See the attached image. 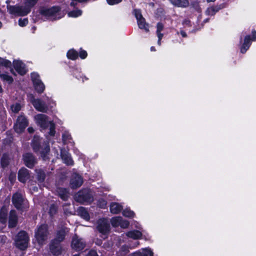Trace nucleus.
<instances>
[{"label": "nucleus", "instance_id": "4", "mask_svg": "<svg viewBox=\"0 0 256 256\" xmlns=\"http://www.w3.org/2000/svg\"><path fill=\"white\" fill-rule=\"evenodd\" d=\"M29 242L30 238L28 234L22 230L18 232L14 239V246L22 251H24L28 248Z\"/></svg>", "mask_w": 256, "mask_h": 256}, {"label": "nucleus", "instance_id": "11", "mask_svg": "<svg viewBox=\"0 0 256 256\" xmlns=\"http://www.w3.org/2000/svg\"><path fill=\"white\" fill-rule=\"evenodd\" d=\"M22 160L24 165L29 168H33L37 163L36 158L31 152H26L22 154Z\"/></svg>", "mask_w": 256, "mask_h": 256}, {"label": "nucleus", "instance_id": "40", "mask_svg": "<svg viewBox=\"0 0 256 256\" xmlns=\"http://www.w3.org/2000/svg\"><path fill=\"white\" fill-rule=\"evenodd\" d=\"M121 216L113 217L110 220L112 226L113 227H118L120 225Z\"/></svg>", "mask_w": 256, "mask_h": 256}, {"label": "nucleus", "instance_id": "50", "mask_svg": "<svg viewBox=\"0 0 256 256\" xmlns=\"http://www.w3.org/2000/svg\"><path fill=\"white\" fill-rule=\"evenodd\" d=\"M156 35L158 38V44L160 45V22H158L156 24Z\"/></svg>", "mask_w": 256, "mask_h": 256}, {"label": "nucleus", "instance_id": "62", "mask_svg": "<svg viewBox=\"0 0 256 256\" xmlns=\"http://www.w3.org/2000/svg\"><path fill=\"white\" fill-rule=\"evenodd\" d=\"M10 72H11L12 74H14V76H16V74L15 72H14V70H13L12 68H10Z\"/></svg>", "mask_w": 256, "mask_h": 256}, {"label": "nucleus", "instance_id": "18", "mask_svg": "<svg viewBox=\"0 0 256 256\" xmlns=\"http://www.w3.org/2000/svg\"><path fill=\"white\" fill-rule=\"evenodd\" d=\"M32 104L36 110L42 112H46L48 110V106L45 102L40 98H34Z\"/></svg>", "mask_w": 256, "mask_h": 256}, {"label": "nucleus", "instance_id": "8", "mask_svg": "<svg viewBox=\"0 0 256 256\" xmlns=\"http://www.w3.org/2000/svg\"><path fill=\"white\" fill-rule=\"evenodd\" d=\"M28 125V120L24 113L18 116L14 124V131L18 134L22 133Z\"/></svg>", "mask_w": 256, "mask_h": 256}, {"label": "nucleus", "instance_id": "64", "mask_svg": "<svg viewBox=\"0 0 256 256\" xmlns=\"http://www.w3.org/2000/svg\"><path fill=\"white\" fill-rule=\"evenodd\" d=\"M208 2H214L216 0H206Z\"/></svg>", "mask_w": 256, "mask_h": 256}, {"label": "nucleus", "instance_id": "5", "mask_svg": "<svg viewBox=\"0 0 256 256\" xmlns=\"http://www.w3.org/2000/svg\"><path fill=\"white\" fill-rule=\"evenodd\" d=\"M74 200L81 204H90L93 202V196L90 188H83L74 195Z\"/></svg>", "mask_w": 256, "mask_h": 256}, {"label": "nucleus", "instance_id": "1", "mask_svg": "<svg viewBox=\"0 0 256 256\" xmlns=\"http://www.w3.org/2000/svg\"><path fill=\"white\" fill-rule=\"evenodd\" d=\"M31 146L33 151L36 154H40L44 160L46 159L50 153L49 142L38 136H34L32 140Z\"/></svg>", "mask_w": 256, "mask_h": 256}, {"label": "nucleus", "instance_id": "29", "mask_svg": "<svg viewBox=\"0 0 256 256\" xmlns=\"http://www.w3.org/2000/svg\"><path fill=\"white\" fill-rule=\"evenodd\" d=\"M130 247L124 244L119 248L118 250L116 251V256H126L130 252Z\"/></svg>", "mask_w": 256, "mask_h": 256}, {"label": "nucleus", "instance_id": "46", "mask_svg": "<svg viewBox=\"0 0 256 256\" xmlns=\"http://www.w3.org/2000/svg\"><path fill=\"white\" fill-rule=\"evenodd\" d=\"M16 173L14 172H11L8 176V180L10 184H13L16 180Z\"/></svg>", "mask_w": 256, "mask_h": 256}, {"label": "nucleus", "instance_id": "37", "mask_svg": "<svg viewBox=\"0 0 256 256\" xmlns=\"http://www.w3.org/2000/svg\"><path fill=\"white\" fill-rule=\"evenodd\" d=\"M0 78L2 80V81L6 82L10 84H12L14 82L12 77L6 74H0Z\"/></svg>", "mask_w": 256, "mask_h": 256}, {"label": "nucleus", "instance_id": "57", "mask_svg": "<svg viewBox=\"0 0 256 256\" xmlns=\"http://www.w3.org/2000/svg\"><path fill=\"white\" fill-rule=\"evenodd\" d=\"M193 6L194 7H195V8L196 10L197 11H198V10L200 9L198 2H197L196 4H193Z\"/></svg>", "mask_w": 256, "mask_h": 256}, {"label": "nucleus", "instance_id": "2", "mask_svg": "<svg viewBox=\"0 0 256 256\" xmlns=\"http://www.w3.org/2000/svg\"><path fill=\"white\" fill-rule=\"evenodd\" d=\"M38 0H24V6H8L10 14L18 16H26L31 11L32 8L37 4Z\"/></svg>", "mask_w": 256, "mask_h": 256}, {"label": "nucleus", "instance_id": "58", "mask_svg": "<svg viewBox=\"0 0 256 256\" xmlns=\"http://www.w3.org/2000/svg\"><path fill=\"white\" fill-rule=\"evenodd\" d=\"M76 1H72L70 3V6L72 7L75 8L76 5L77 3L75 2Z\"/></svg>", "mask_w": 256, "mask_h": 256}, {"label": "nucleus", "instance_id": "45", "mask_svg": "<svg viewBox=\"0 0 256 256\" xmlns=\"http://www.w3.org/2000/svg\"><path fill=\"white\" fill-rule=\"evenodd\" d=\"M132 14L134 16L136 20L140 19V18L143 16L142 14L141 10L140 9H134L133 10Z\"/></svg>", "mask_w": 256, "mask_h": 256}, {"label": "nucleus", "instance_id": "12", "mask_svg": "<svg viewBox=\"0 0 256 256\" xmlns=\"http://www.w3.org/2000/svg\"><path fill=\"white\" fill-rule=\"evenodd\" d=\"M12 202L16 210H22L24 208V198L22 194L18 192L14 193L12 198Z\"/></svg>", "mask_w": 256, "mask_h": 256}, {"label": "nucleus", "instance_id": "56", "mask_svg": "<svg viewBox=\"0 0 256 256\" xmlns=\"http://www.w3.org/2000/svg\"><path fill=\"white\" fill-rule=\"evenodd\" d=\"M183 24L188 25V26H190V21L189 20H185L183 22Z\"/></svg>", "mask_w": 256, "mask_h": 256}, {"label": "nucleus", "instance_id": "34", "mask_svg": "<svg viewBox=\"0 0 256 256\" xmlns=\"http://www.w3.org/2000/svg\"><path fill=\"white\" fill-rule=\"evenodd\" d=\"M171 3L178 7L186 8L189 6L188 0H170Z\"/></svg>", "mask_w": 256, "mask_h": 256}, {"label": "nucleus", "instance_id": "7", "mask_svg": "<svg viewBox=\"0 0 256 256\" xmlns=\"http://www.w3.org/2000/svg\"><path fill=\"white\" fill-rule=\"evenodd\" d=\"M48 234L49 232L47 224H42L38 226L34 234V236L38 244L40 246L45 244Z\"/></svg>", "mask_w": 256, "mask_h": 256}, {"label": "nucleus", "instance_id": "31", "mask_svg": "<svg viewBox=\"0 0 256 256\" xmlns=\"http://www.w3.org/2000/svg\"><path fill=\"white\" fill-rule=\"evenodd\" d=\"M10 158L8 154L7 153H4L0 160L1 167L4 169L5 168L10 164Z\"/></svg>", "mask_w": 256, "mask_h": 256}, {"label": "nucleus", "instance_id": "17", "mask_svg": "<svg viewBox=\"0 0 256 256\" xmlns=\"http://www.w3.org/2000/svg\"><path fill=\"white\" fill-rule=\"evenodd\" d=\"M83 182L82 177L78 174H75L70 178V185L72 189H76L80 187Z\"/></svg>", "mask_w": 256, "mask_h": 256}, {"label": "nucleus", "instance_id": "38", "mask_svg": "<svg viewBox=\"0 0 256 256\" xmlns=\"http://www.w3.org/2000/svg\"><path fill=\"white\" fill-rule=\"evenodd\" d=\"M122 214L124 216L130 218H133L135 215L134 212L130 210V208H126L122 212Z\"/></svg>", "mask_w": 256, "mask_h": 256}, {"label": "nucleus", "instance_id": "36", "mask_svg": "<svg viewBox=\"0 0 256 256\" xmlns=\"http://www.w3.org/2000/svg\"><path fill=\"white\" fill-rule=\"evenodd\" d=\"M66 56L68 59L74 60L78 58V53L74 48L70 49L66 53Z\"/></svg>", "mask_w": 256, "mask_h": 256}, {"label": "nucleus", "instance_id": "44", "mask_svg": "<svg viewBox=\"0 0 256 256\" xmlns=\"http://www.w3.org/2000/svg\"><path fill=\"white\" fill-rule=\"evenodd\" d=\"M58 211V207L54 204H52L50 205L48 213L50 216H53Z\"/></svg>", "mask_w": 256, "mask_h": 256}, {"label": "nucleus", "instance_id": "6", "mask_svg": "<svg viewBox=\"0 0 256 256\" xmlns=\"http://www.w3.org/2000/svg\"><path fill=\"white\" fill-rule=\"evenodd\" d=\"M246 32L244 31H242V34H245ZM240 42L242 43V45L240 46V51L242 54H245L246 51L249 49L250 47L252 44V41L256 40V30H252V35L246 34L244 38L243 42H242V35L240 36Z\"/></svg>", "mask_w": 256, "mask_h": 256}, {"label": "nucleus", "instance_id": "47", "mask_svg": "<svg viewBox=\"0 0 256 256\" xmlns=\"http://www.w3.org/2000/svg\"><path fill=\"white\" fill-rule=\"evenodd\" d=\"M129 225L130 222L128 220H123L121 217L120 226L123 228H126L128 227Z\"/></svg>", "mask_w": 256, "mask_h": 256}, {"label": "nucleus", "instance_id": "59", "mask_svg": "<svg viewBox=\"0 0 256 256\" xmlns=\"http://www.w3.org/2000/svg\"><path fill=\"white\" fill-rule=\"evenodd\" d=\"M62 140L65 141L68 140V136H66L65 134H62Z\"/></svg>", "mask_w": 256, "mask_h": 256}, {"label": "nucleus", "instance_id": "39", "mask_svg": "<svg viewBox=\"0 0 256 256\" xmlns=\"http://www.w3.org/2000/svg\"><path fill=\"white\" fill-rule=\"evenodd\" d=\"M0 66L6 68H11L12 62L10 60L0 57Z\"/></svg>", "mask_w": 256, "mask_h": 256}, {"label": "nucleus", "instance_id": "41", "mask_svg": "<svg viewBox=\"0 0 256 256\" xmlns=\"http://www.w3.org/2000/svg\"><path fill=\"white\" fill-rule=\"evenodd\" d=\"M82 14V11L80 10H76L70 11L68 13V16L70 17L77 18Z\"/></svg>", "mask_w": 256, "mask_h": 256}, {"label": "nucleus", "instance_id": "24", "mask_svg": "<svg viewBox=\"0 0 256 256\" xmlns=\"http://www.w3.org/2000/svg\"><path fill=\"white\" fill-rule=\"evenodd\" d=\"M8 208L5 205L2 206L0 208V223L6 224L8 219Z\"/></svg>", "mask_w": 256, "mask_h": 256}, {"label": "nucleus", "instance_id": "61", "mask_svg": "<svg viewBox=\"0 0 256 256\" xmlns=\"http://www.w3.org/2000/svg\"><path fill=\"white\" fill-rule=\"evenodd\" d=\"M150 50L151 52H156V48L154 46H152L150 47Z\"/></svg>", "mask_w": 256, "mask_h": 256}, {"label": "nucleus", "instance_id": "23", "mask_svg": "<svg viewBox=\"0 0 256 256\" xmlns=\"http://www.w3.org/2000/svg\"><path fill=\"white\" fill-rule=\"evenodd\" d=\"M66 228H62L58 230L56 232L55 238L52 240L60 242H62L65 240L66 236L68 232V230H66Z\"/></svg>", "mask_w": 256, "mask_h": 256}, {"label": "nucleus", "instance_id": "52", "mask_svg": "<svg viewBox=\"0 0 256 256\" xmlns=\"http://www.w3.org/2000/svg\"><path fill=\"white\" fill-rule=\"evenodd\" d=\"M86 256H98L95 250H90Z\"/></svg>", "mask_w": 256, "mask_h": 256}, {"label": "nucleus", "instance_id": "54", "mask_svg": "<svg viewBox=\"0 0 256 256\" xmlns=\"http://www.w3.org/2000/svg\"><path fill=\"white\" fill-rule=\"evenodd\" d=\"M27 130L29 134H33L34 132V129L32 126L28 127Z\"/></svg>", "mask_w": 256, "mask_h": 256}, {"label": "nucleus", "instance_id": "33", "mask_svg": "<svg viewBox=\"0 0 256 256\" xmlns=\"http://www.w3.org/2000/svg\"><path fill=\"white\" fill-rule=\"evenodd\" d=\"M127 236L134 240L140 239L142 236V233L138 230L129 231L126 234Z\"/></svg>", "mask_w": 256, "mask_h": 256}, {"label": "nucleus", "instance_id": "30", "mask_svg": "<svg viewBox=\"0 0 256 256\" xmlns=\"http://www.w3.org/2000/svg\"><path fill=\"white\" fill-rule=\"evenodd\" d=\"M122 210V206L120 204L112 202L110 206V210L112 214H118Z\"/></svg>", "mask_w": 256, "mask_h": 256}, {"label": "nucleus", "instance_id": "48", "mask_svg": "<svg viewBox=\"0 0 256 256\" xmlns=\"http://www.w3.org/2000/svg\"><path fill=\"white\" fill-rule=\"evenodd\" d=\"M78 53V56L82 59H85L88 56V53L86 50H84L82 48H80V52Z\"/></svg>", "mask_w": 256, "mask_h": 256}, {"label": "nucleus", "instance_id": "13", "mask_svg": "<svg viewBox=\"0 0 256 256\" xmlns=\"http://www.w3.org/2000/svg\"><path fill=\"white\" fill-rule=\"evenodd\" d=\"M98 230L102 234H108L110 230V224L105 218L100 219L96 226Z\"/></svg>", "mask_w": 256, "mask_h": 256}, {"label": "nucleus", "instance_id": "43", "mask_svg": "<svg viewBox=\"0 0 256 256\" xmlns=\"http://www.w3.org/2000/svg\"><path fill=\"white\" fill-rule=\"evenodd\" d=\"M97 206L100 208L104 209L106 208L107 201L103 198H100L97 202Z\"/></svg>", "mask_w": 256, "mask_h": 256}, {"label": "nucleus", "instance_id": "19", "mask_svg": "<svg viewBox=\"0 0 256 256\" xmlns=\"http://www.w3.org/2000/svg\"><path fill=\"white\" fill-rule=\"evenodd\" d=\"M30 178L29 170L25 168H22L18 172V178L22 183L24 184Z\"/></svg>", "mask_w": 256, "mask_h": 256}, {"label": "nucleus", "instance_id": "9", "mask_svg": "<svg viewBox=\"0 0 256 256\" xmlns=\"http://www.w3.org/2000/svg\"><path fill=\"white\" fill-rule=\"evenodd\" d=\"M86 240L75 234L72 238L70 246L72 250L76 252L82 251L86 248Z\"/></svg>", "mask_w": 256, "mask_h": 256}, {"label": "nucleus", "instance_id": "49", "mask_svg": "<svg viewBox=\"0 0 256 256\" xmlns=\"http://www.w3.org/2000/svg\"><path fill=\"white\" fill-rule=\"evenodd\" d=\"M28 22V18H24V19L20 18L18 20V25L20 26L24 27L26 26Z\"/></svg>", "mask_w": 256, "mask_h": 256}, {"label": "nucleus", "instance_id": "14", "mask_svg": "<svg viewBox=\"0 0 256 256\" xmlns=\"http://www.w3.org/2000/svg\"><path fill=\"white\" fill-rule=\"evenodd\" d=\"M228 4L226 2H222L220 4H217L207 8L205 11V14L206 16H214L216 12L220 10L227 8Z\"/></svg>", "mask_w": 256, "mask_h": 256}, {"label": "nucleus", "instance_id": "21", "mask_svg": "<svg viewBox=\"0 0 256 256\" xmlns=\"http://www.w3.org/2000/svg\"><path fill=\"white\" fill-rule=\"evenodd\" d=\"M18 216L14 210H11L10 212L8 226L9 228H14L17 226Z\"/></svg>", "mask_w": 256, "mask_h": 256}, {"label": "nucleus", "instance_id": "51", "mask_svg": "<svg viewBox=\"0 0 256 256\" xmlns=\"http://www.w3.org/2000/svg\"><path fill=\"white\" fill-rule=\"evenodd\" d=\"M107 3L110 6L118 4L122 2V0H106Z\"/></svg>", "mask_w": 256, "mask_h": 256}, {"label": "nucleus", "instance_id": "63", "mask_svg": "<svg viewBox=\"0 0 256 256\" xmlns=\"http://www.w3.org/2000/svg\"><path fill=\"white\" fill-rule=\"evenodd\" d=\"M82 76L83 77L84 81V80H88V78H87L85 76H83L82 73Z\"/></svg>", "mask_w": 256, "mask_h": 256}, {"label": "nucleus", "instance_id": "32", "mask_svg": "<svg viewBox=\"0 0 256 256\" xmlns=\"http://www.w3.org/2000/svg\"><path fill=\"white\" fill-rule=\"evenodd\" d=\"M137 24L140 29L144 30L146 32H149L148 24L146 22V20L143 16L137 20Z\"/></svg>", "mask_w": 256, "mask_h": 256}, {"label": "nucleus", "instance_id": "42", "mask_svg": "<svg viewBox=\"0 0 256 256\" xmlns=\"http://www.w3.org/2000/svg\"><path fill=\"white\" fill-rule=\"evenodd\" d=\"M50 131L48 134L50 136H54L56 134V124L53 121H50Z\"/></svg>", "mask_w": 256, "mask_h": 256}, {"label": "nucleus", "instance_id": "20", "mask_svg": "<svg viewBox=\"0 0 256 256\" xmlns=\"http://www.w3.org/2000/svg\"><path fill=\"white\" fill-rule=\"evenodd\" d=\"M14 67L16 72L20 76H24L27 72L25 64L20 60H14Z\"/></svg>", "mask_w": 256, "mask_h": 256}, {"label": "nucleus", "instance_id": "60", "mask_svg": "<svg viewBox=\"0 0 256 256\" xmlns=\"http://www.w3.org/2000/svg\"><path fill=\"white\" fill-rule=\"evenodd\" d=\"M210 20V18H206L204 19V20H203L202 22H203L204 24H206V22H209Z\"/></svg>", "mask_w": 256, "mask_h": 256}, {"label": "nucleus", "instance_id": "25", "mask_svg": "<svg viewBox=\"0 0 256 256\" xmlns=\"http://www.w3.org/2000/svg\"><path fill=\"white\" fill-rule=\"evenodd\" d=\"M56 192L58 196L64 201H66L69 198V192L66 188H57Z\"/></svg>", "mask_w": 256, "mask_h": 256}, {"label": "nucleus", "instance_id": "15", "mask_svg": "<svg viewBox=\"0 0 256 256\" xmlns=\"http://www.w3.org/2000/svg\"><path fill=\"white\" fill-rule=\"evenodd\" d=\"M49 248L50 252L56 256H58L62 253V248L61 242L52 240L49 244Z\"/></svg>", "mask_w": 256, "mask_h": 256}, {"label": "nucleus", "instance_id": "27", "mask_svg": "<svg viewBox=\"0 0 256 256\" xmlns=\"http://www.w3.org/2000/svg\"><path fill=\"white\" fill-rule=\"evenodd\" d=\"M61 158L63 160L64 162L68 166H73L74 164V160H72L71 156L66 152H62L60 154Z\"/></svg>", "mask_w": 256, "mask_h": 256}, {"label": "nucleus", "instance_id": "26", "mask_svg": "<svg viewBox=\"0 0 256 256\" xmlns=\"http://www.w3.org/2000/svg\"><path fill=\"white\" fill-rule=\"evenodd\" d=\"M78 215L84 220L88 221L90 220V216L86 208L83 206L78 208L77 211Z\"/></svg>", "mask_w": 256, "mask_h": 256}, {"label": "nucleus", "instance_id": "53", "mask_svg": "<svg viewBox=\"0 0 256 256\" xmlns=\"http://www.w3.org/2000/svg\"><path fill=\"white\" fill-rule=\"evenodd\" d=\"M21 108V106L20 104H16L15 106H14V108L12 109V110L14 112H18Z\"/></svg>", "mask_w": 256, "mask_h": 256}, {"label": "nucleus", "instance_id": "3", "mask_svg": "<svg viewBox=\"0 0 256 256\" xmlns=\"http://www.w3.org/2000/svg\"><path fill=\"white\" fill-rule=\"evenodd\" d=\"M61 8L59 6H54L50 8L42 6H40L39 8V14H37L33 18L34 22H37L38 20L41 19L40 15L44 16L46 20L49 19L50 18L55 17L56 14L60 12Z\"/></svg>", "mask_w": 256, "mask_h": 256}, {"label": "nucleus", "instance_id": "16", "mask_svg": "<svg viewBox=\"0 0 256 256\" xmlns=\"http://www.w3.org/2000/svg\"><path fill=\"white\" fill-rule=\"evenodd\" d=\"M36 124L44 130L49 126L50 122H48V116L44 114H38L35 117Z\"/></svg>", "mask_w": 256, "mask_h": 256}, {"label": "nucleus", "instance_id": "28", "mask_svg": "<svg viewBox=\"0 0 256 256\" xmlns=\"http://www.w3.org/2000/svg\"><path fill=\"white\" fill-rule=\"evenodd\" d=\"M70 72L73 76L75 77L78 80H82L84 82L83 77L82 76V72L80 69L76 66H70Z\"/></svg>", "mask_w": 256, "mask_h": 256}, {"label": "nucleus", "instance_id": "35", "mask_svg": "<svg viewBox=\"0 0 256 256\" xmlns=\"http://www.w3.org/2000/svg\"><path fill=\"white\" fill-rule=\"evenodd\" d=\"M36 180L40 183H42L44 182L46 174L44 171L42 169L36 170Z\"/></svg>", "mask_w": 256, "mask_h": 256}, {"label": "nucleus", "instance_id": "10", "mask_svg": "<svg viewBox=\"0 0 256 256\" xmlns=\"http://www.w3.org/2000/svg\"><path fill=\"white\" fill-rule=\"evenodd\" d=\"M31 80L35 90L39 94L43 93L45 90V86L40 80V75L36 72H32Z\"/></svg>", "mask_w": 256, "mask_h": 256}, {"label": "nucleus", "instance_id": "22", "mask_svg": "<svg viewBox=\"0 0 256 256\" xmlns=\"http://www.w3.org/2000/svg\"><path fill=\"white\" fill-rule=\"evenodd\" d=\"M130 256H154L152 250L149 248H141L130 254Z\"/></svg>", "mask_w": 256, "mask_h": 256}, {"label": "nucleus", "instance_id": "55", "mask_svg": "<svg viewBox=\"0 0 256 256\" xmlns=\"http://www.w3.org/2000/svg\"><path fill=\"white\" fill-rule=\"evenodd\" d=\"M180 34L182 35V37L183 38H186L187 37V34L183 30H180Z\"/></svg>", "mask_w": 256, "mask_h": 256}]
</instances>
